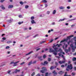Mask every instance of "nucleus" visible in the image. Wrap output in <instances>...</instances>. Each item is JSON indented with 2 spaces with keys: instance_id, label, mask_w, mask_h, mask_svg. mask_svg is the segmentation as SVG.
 Masks as SVG:
<instances>
[{
  "instance_id": "nucleus-50",
  "label": "nucleus",
  "mask_w": 76,
  "mask_h": 76,
  "mask_svg": "<svg viewBox=\"0 0 76 76\" xmlns=\"http://www.w3.org/2000/svg\"><path fill=\"white\" fill-rule=\"evenodd\" d=\"M67 9H70V6H68L66 7Z\"/></svg>"
},
{
  "instance_id": "nucleus-18",
  "label": "nucleus",
  "mask_w": 76,
  "mask_h": 76,
  "mask_svg": "<svg viewBox=\"0 0 76 76\" xmlns=\"http://www.w3.org/2000/svg\"><path fill=\"white\" fill-rule=\"evenodd\" d=\"M33 53V51H31V52L27 53L26 54V56H28V55H29V54H31V53Z\"/></svg>"
},
{
  "instance_id": "nucleus-38",
  "label": "nucleus",
  "mask_w": 76,
  "mask_h": 76,
  "mask_svg": "<svg viewBox=\"0 0 76 76\" xmlns=\"http://www.w3.org/2000/svg\"><path fill=\"white\" fill-rule=\"evenodd\" d=\"M60 52H61V53H62V54H65V53L64 52L62 51V50H61V51H60Z\"/></svg>"
},
{
  "instance_id": "nucleus-5",
  "label": "nucleus",
  "mask_w": 76,
  "mask_h": 76,
  "mask_svg": "<svg viewBox=\"0 0 76 76\" xmlns=\"http://www.w3.org/2000/svg\"><path fill=\"white\" fill-rule=\"evenodd\" d=\"M67 68H68V69H70V70H71V69H72L73 68L72 65L71 64L70 65H68L67 66Z\"/></svg>"
},
{
  "instance_id": "nucleus-37",
  "label": "nucleus",
  "mask_w": 76,
  "mask_h": 76,
  "mask_svg": "<svg viewBox=\"0 0 76 76\" xmlns=\"http://www.w3.org/2000/svg\"><path fill=\"white\" fill-rule=\"evenodd\" d=\"M73 61H76V58L75 57H74L72 59Z\"/></svg>"
},
{
  "instance_id": "nucleus-23",
  "label": "nucleus",
  "mask_w": 76,
  "mask_h": 76,
  "mask_svg": "<svg viewBox=\"0 0 76 76\" xmlns=\"http://www.w3.org/2000/svg\"><path fill=\"white\" fill-rule=\"evenodd\" d=\"M1 9H3V10H4V9H5V7H4V6H3V5H2L1 6Z\"/></svg>"
},
{
  "instance_id": "nucleus-16",
  "label": "nucleus",
  "mask_w": 76,
  "mask_h": 76,
  "mask_svg": "<svg viewBox=\"0 0 76 76\" xmlns=\"http://www.w3.org/2000/svg\"><path fill=\"white\" fill-rule=\"evenodd\" d=\"M42 70H43L44 71H47V69L46 68V67H42Z\"/></svg>"
},
{
  "instance_id": "nucleus-9",
  "label": "nucleus",
  "mask_w": 76,
  "mask_h": 76,
  "mask_svg": "<svg viewBox=\"0 0 76 76\" xmlns=\"http://www.w3.org/2000/svg\"><path fill=\"white\" fill-rule=\"evenodd\" d=\"M58 55L60 56H61L63 58L64 60H65V59L64 58V55L61 54V53H59Z\"/></svg>"
},
{
  "instance_id": "nucleus-15",
  "label": "nucleus",
  "mask_w": 76,
  "mask_h": 76,
  "mask_svg": "<svg viewBox=\"0 0 76 76\" xmlns=\"http://www.w3.org/2000/svg\"><path fill=\"white\" fill-rule=\"evenodd\" d=\"M59 9H65V7H63V6H61V7H59Z\"/></svg>"
},
{
  "instance_id": "nucleus-31",
  "label": "nucleus",
  "mask_w": 76,
  "mask_h": 76,
  "mask_svg": "<svg viewBox=\"0 0 76 76\" xmlns=\"http://www.w3.org/2000/svg\"><path fill=\"white\" fill-rule=\"evenodd\" d=\"M25 64V62H23L22 63L20 64V65H23V64Z\"/></svg>"
},
{
  "instance_id": "nucleus-43",
  "label": "nucleus",
  "mask_w": 76,
  "mask_h": 76,
  "mask_svg": "<svg viewBox=\"0 0 76 76\" xmlns=\"http://www.w3.org/2000/svg\"><path fill=\"white\" fill-rule=\"evenodd\" d=\"M50 13V11H48L47 12V14H48V15H49Z\"/></svg>"
},
{
  "instance_id": "nucleus-17",
  "label": "nucleus",
  "mask_w": 76,
  "mask_h": 76,
  "mask_svg": "<svg viewBox=\"0 0 76 76\" xmlns=\"http://www.w3.org/2000/svg\"><path fill=\"white\" fill-rule=\"evenodd\" d=\"M59 63V64H63V63H65V61H59L58 62Z\"/></svg>"
},
{
  "instance_id": "nucleus-40",
  "label": "nucleus",
  "mask_w": 76,
  "mask_h": 76,
  "mask_svg": "<svg viewBox=\"0 0 76 76\" xmlns=\"http://www.w3.org/2000/svg\"><path fill=\"white\" fill-rule=\"evenodd\" d=\"M23 23V22H18V24L19 25H21V24H22V23Z\"/></svg>"
},
{
  "instance_id": "nucleus-21",
  "label": "nucleus",
  "mask_w": 76,
  "mask_h": 76,
  "mask_svg": "<svg viewBox=\"0 0 76 76\" xmlns=\"http://www.w3.org/2000/svg\"><path fill=\"white\" fill-rule=\"evenodd\" d=\"M56 13V10H54L53 12V14L55 15Z\"/></svg>"
},
{
  "instance_id": "nucleus-61",
  "label": "nucleus",
  "mask_w": 76,
  "mask_h": 76,
  "mask_svg": "<svg viewBox=\"0 0 76 76\" xmlns=\"http://www.w3.org/2000/svg\"><path fill=\"white\" fill-rule=\"evenodd\" d=\"M50 60H51V59H50V58H48V61H50Z\"/></svg>"
},
{
  "instance_id": "nucleus-35",
  "label": "nucleus",
  "mask_w": 76,
  "mask_h": 76,
  "mask_svg": "<svg viewBox=\"0 0 76 76\" xmlns=\"http://www.w3.org/2000/svg\"><path fill=\"white\" fill-rule=\"evenodd\" d=\"M53 41L54 40L53 39H51L50 41H49V42L51 43V42H53Z\"/></svg>"
},
{
  "instance_id": "nucleus-59",
  "label": "nucleus",
  "mask_w": 76,
  "mask_h": 76,
  "mask_svg": "<svg viewBox=\"0 0 76 76\" xmlns=\"http://www.w3.org/2000/svg\"><path fill=\"white\" fill-rule=\"evenodd\" d=\"M4 0H1V3H3V2H4Z\"/></svg>"
},
{
  "instance_id": "nucleus-6",
  "label": "nucleus",
  "mask_w": 76,
  "mask_h": 76,
  "mask_svg": "<svg viewBox=\"0 0 76 76\" xmlns=\"http://www.w3.org/2000/svg\"><path fill=\"white\" fill-rule=\"evenodd\" d=\"M67 46H68L67 44H64V45L62 47L64 49V48H66L67 47Z\"/></svg>"
},
{
  "instance_id": "nucleus-7",
  "label": "nucleus",
  "mask_w": 76,
  "mask_h": 76,
  "mask_svg": "<svg viewBox=\"0 0 76 76\" xmlns=\"http://www.w3.org/2000/svg\"><path fill=\"white\" fill-rule=\"evenodd\" d=\"M19 62V61H18L15 62H14V63L13 66H17L18 64H17V63H18Z\"/></svg>"
},
{
  "instance_id": "nucleus-19",
  "label": "nucleus",
  "mask_w": 76,
  "mask_h": 76,
  "mask_svg": "<svg viewBox=\"0 0 76 76\" xmlns=\"http://www.w3.org/2000/svg\"><path fill=\"white\" fill-rule=\"evenodd\" d=\"M73 39H71V40L69 42H68L67 44H70V42H71V43H72L73 42Z\"/></svg>"
},
{
  "instance_id": "nucleus-45",
  "label": "nucleus",
  "mask_w": 76,
  "mask_h": 76,
  "mask_svg": "<svg viewBox=\"0 0 76 76\" xmlns=\"http://www.w3.org/2000/svg\"><path fill=\"white\" fill-rule=\"evenodd\" d=\"M29 36H27L25 37V39H28V38H29Z\"/></svg>"
},
{
  "instance_id": "nucleus-29",
  "label": "nucleus",
  "mask_w": 76,
  "mask_h": 76,
  "mask_svg": "<svg viewBox=\"0 0 76 76\" xmlns=\"http://www.w3.org/2000/svg\"><path fill=\"white\" fill-rule=\"evenodd\" d=\"M12 41H7V44H10V43H12Z\"/></svg>"
},
{
  "instance_id": "nucleus-8",
  "label": "nucleus",
  "mask_w": 76,
  "mask_h": 76,
  "mask_svg": "<svg viewBox=\"0 0 76 76\" xmlns=\"http://www.w3.org/2000/svg\"><path fill=\"white\" fill-rule=\"evenodd\" d=\"M31 23H32V24H36V22L35 21V20H32L31 21Z\"/></svg>"
},
{
  "instance_id": "nucleus-62",
  "label": "nucleus",
  "mask_w": 76,
  "mask_h": 76,
  "mask_svg": "<svg viewBox=\"0 0 76 76\" xmlns=\"http://www.w3.org/2000/svg\"><path fill=\"white\" fill-rule=\"evenodd\" d=\"M2 39H3V40H5V39H6V38L5 37H3L2 38Z\"/></svg>"
},
{
  "instance_id": "nucleus-26",
  "label": "nucleus",
  "mask_w": 76,
  "mask_h": 76,
  "mask_svg": "<svg viewBox=\"0 0 76 76\" xmlns=\"http://www.w3.org/2000/svg\"><path fill=\"white\" fill-rule=\"evenodd\" d=\"M42 58V57L41 56H39L38 57V59H39L40 60H42V59L41 58Z\"/></svg>"
},
{
  "instance_id": "nucleus-24",
  "label": "nucleus",
  "mask_w": 76,
  "mask_h": 76,
  "mask_svg": "<svg viewBox=\"0 0 76 76\" xmlns=\"http://www.w3.org/2000/svg\"><path fill=\"white\" fill-rule=\"evenodd\" d=\"M45 42H46L45 41H43L40 42V44H44V43H45Z\"/></svg>"
},
{
  "instance_id": "nucleus-2",
  "label": "nucleus",
  "mask_w": 76,
  "mask_h": 76,
  "mask_svg": "<svg viewBox=\"0 0 76 76\" xmlns=\"http://www.w3.org/2000/svg\"><path fill=\"white\" fill-rule=\"evenodd\" d=\"M73 37V35H71L68 37H67V39H64V40H62L60 42V43H61L62 42H64L65 41L67 42V40H68V39H70V38H71V37Z\"/></svg>"
},
{
  "instance_id": "nucleus-46",
  "label": "nucleus",
  "mask_w": 76,
  "mask_h": 76,
  "mask_svg": "<svg viewBox=\"0 0 76 76\" xmlns=\"http://www.w3.org/2000/svg\"><path fill=\"white\" fill-rule=\"evenodd\" d=\"M64 50H65V53H67V52H68V50H67L65 49Z\"/></svg>"
},
{
  "instance_id": "nucleus-13",
  "label": "nucleus",
  "mask_w": 76,
  "mask_h": 76,
  "mask_svg": "<svg viewBox=\"0 0 76 76\" xmlns=\"http://www.w3.org/2000/svg\"><path fill=\"white\" fill-rule=\"evenodd\" d=\"M67 18H64L63 19H61L59 20L58 21V22H61V21H64V20H66Z\"/></svg>"
},
{
  "instance_id": "nucleus-11",
  "label": "nucleus",
  "mask_w": 76,
  "mask_h": 76,
  "mask_svg": "<svg viewBox=\"0 0 76 76\" xmlns=\"http://www.w3.org/2000/svg\"><path fill=\"white\" fill-rule=\"evenodd\" d=\"M8 9H11L13 7V5H9L8 6Z\"/></svg>"
},
{
  "instance_id": "nucleus-64",
  "label": "nucleus",
  "mask_w": 76,
  "mask_h": 76,
  "mask_svg": "<svg viewBox=\"0 0 76 76\" xmlns=\"http://www.w3.org/2000/svg\"><path fill=\"white\" fill-rule=\"evenodd\" d=\"M74 70H76V67H75L74 68Z\"/></svg>"
},
{
  "instance_id": "nucleus-36",
  "label": "nucleus",
  "mask_w": 76,
  "mask_h": 76,
  "mask_svg": "<svg viewBox=\"0 0 76 76\" xmlns=\"http://www.w3.org/2000/svg\"><path fill=\"white\" fill-rule=\"evenodd\" d=\"M32 61H31L30 62H29V63L28 64V65L29 66L31 65L32 64Z\"/></svg>"
},
{
  "instance_id": "nucleus-42",
  "label": "nucleus",
  "mask_w": 76,
  "mask_h": 76,
  "mask_svg": "<svg viewBox=\"0 0 76 76\" xmlns=\"http://www.w3.org/2000/svg\"><path fill=\"white\" fill-rule=\"evenodd\" d=\"M56 46H57V44L56 45H55V44H54L53 46V48H54L55 47H56Z\"/></svg>"
},
{
  "instance_id": "nucleus-48",
  "label": "nucleus",
  "mask_w": 76,
  "mask_h": 76,
  "mask_svg": "<svg viewBox=\"0 0 76 76\" xmlns=\"http://www.w3.org/2000/svg\"><path fill=\"white\" fill-rule=\"evenodd\" d=\"M10 72H11V71H10V70H9L8 71L7 73L9 74V75H10Z\"/></svg>"
},
{
  "instance_id": "nucleus-32",
  "label": "nucleus",
  "mask_w": 76,
  "mask_h": 76,
  "mask_svg": "<svg viewBox=\"0 0 76 76\" xmlns=\"http://www.w3.org/2000/svg\"><path fill=\"white\" fill-rule=\"evenodd\" d=\"M18 17L20 18H23V17L22 16V15H19L18 16Z\"/></svg>"
},
{
  "instance_id": "nucleus-3",
  "label": "nucleus",
  "mask_w": 76,
  "mask_h": 76,
  "mask_svg": "<svg viewBox=\"0 0 76 76\" xmlns=\"http://www.w3.org/2000/svg\"><path fill=\"white\" fill-rule=\"evenodd\" d=\"M55 51L53 50V49L50 48V51L49 52L50 53H52V52H53V54H54L55 56H56L57 55V53L54 52Z\"/></svg>"
},
{
  "instance_id": "nucleus-44",
  "label": "nucleus",
  "mask_w": 76,
  "mask_h": 76,
  "mask_svg": "<svg viewBox=\"0 0 76 76\" xmlns=\"http://www.w3.org/2000/svg\"><path fill=\"white\" fill-rule=\"evenodd\" d=\"M28 7H29V6L28 5H26L25 6V8L26 9H27V8H28Z\"/></svg>"
},
{
  "instance_id": "nucleus-28",
  "label": "nucleus",
  "mask_w": 76,
  "mask_h": 76,
  "mask_svg": "<svg viewBox=\"0 0 76 76\" xmlns=\"http://www.w3.org/2000/svg\"><path fill=\"white\" fill-rule=\"evenodd\" d=\"M58 74H60V75H62L63 73V71H61L60 72H58Z\"/></svg>"
},
{
  "instance_id": "nucleus-20",
  "label": "nucleus",
  "mask_w": 76,
  "mask_h": 76,
  "mask_svg": "<svg viewBox=\"0 0 76 76\" xmlns=\"http://www.w3.org/2000/svg\"><path fill=\"white\" fill-rule=\"evenodd\" d=\"M57 45L58 47H60V46L62 45V44H61L60 43V44H57Z\"/></svg>"
},
{
  "instance_id": "nucleus-30",
  "label": "nucleus",
  "mask_w": 76,
  "mask_h": 76,
  "mask_svg": "<svg viewBox=\"0 0 76 76\" xmlns=\"http://www.w3.org/2000/svg\"><path fill=\"white\" fill-rule=\"evenodd\" d=\"M20 4H21V5H23V4L24 3H23V2L21 1L20 2Z\"/></svg>"
},
{
  "instance_id": "nucleus-27",
  "label": "nucleus",
  "mask_w": 76,
  "mask_h": 76,
  "mask_svg": "<svg viewBox=\"0 0 76 76\" xmlns=\"http://www.w3.org/2000/svg\"><path fill=\"white\" fill-rule=\"evenodd\" d=\"M48 62H47V61H45L44 62V64H48Z\"/></svg>"
},
{
  "instance_id": "nucleus-14",
  "label": "nucleus",
  "mask_w": 76,
  "mask_h": 76,
  "mask_svg": "<svg viewBox=\"0 0 76 76\" xmlns=\"http://www.w3.org/2000/svg\"><path fill=\"white\" fill-rule=\"evenodd\" d=\"M20 71V69H16L14 72V73H18V72H19Z\"/></svg>"
},
{
  "instance_id": "nucleus-51",
  "label": "nucleus",
  "mask_w": 76,
  "mask_h": 76,
  "mask_svg": "<svg viewBox=\"0 0 76 76\" xmlns=\"http://www.w3.org/2000/svg\"><path fill=\"white\" fill-rule=\"evenodd\" d=\"M70 47H69L68 49V51H70Z\"/></svg>"
},
{
  "instance_id": "nucleus-25",
  "label": "nucleus",
  "mask_w": 76,
  "mask_h": 76,
  "mask_svg": "<svg viewBox=\"0 0 76 76\" xmlns=\"http://www.w3.org/2000/svg\"><path fill=\"white\" fill-rule=\"evenodd\" d=\"M35 19V17L34 16H32L31 17V20H34Z\"/></svg>"
},
{
  "instance_id": "nucleus-39",
  "label": "nucleus",
  "mask_w": 76,
  "mask_h": 76,
  "mask_svg": "<svg viewBox=\"0 0 76 76\" xmlns=\"http://www.w3.org/2000/svg\"><path fill=\"white\" fill-rule=\"evenodd\" d=\"M54 67L53 66H52L50 68V69L51 70H53V69H54Z\"/></svg>"
},
{
  "instance_id": "nucleus-60",
  "label": "nucleus",
  "mask_w": 76,
  "mask_h": 76,
  "mask_svg": "<svg viewBox=\"0 0 76 76\" xmlns=\"http://www.w3.org/2000/svg\"><path fill=\"white\" fill-rule=\"evenodd\" d=\"M68 2H72V0H68Z\"/></svg>"
},
{
  "instance_id": "nucleus-55",
  "label": "nucleus",
  "mask_w": 76,
  "mask_h": 76,
  "mask_svg": "<svg viewBox=\"0 0 76 76\" xmlns=\"http://www.w3.org/2000/svg\"><path fill=\"white\" fill-rule=\"evenodd\" d=\"M38 35L37 34L36 35H35L33 37V38H35L36 37H37V36H38Z\"/></svg>"
},
{
  "instance_id": "nucleus-10",
  "label": "nucleus",
  "mask_w": 76,
  "mask_h": 76,
  "mask_svg": "<svg viewBox=\"0 0 76 76\" xmlns=\"http://www.w3.org/2000/svg\"><path fill=\"white\" fill-rule=\"evenodd\" d=\"M52 73L54 74V76H56V75H57V73L56 72V71L55 70L53 71Z\"/></svg>"
},
{
  "instance_id": "nucleus-47",
  "label": "nucleus",
  "mask_w": 76,
  "mask_h": 76,
  "mask_svg": "<svg viewBox=\"0 0 76 76\" xmlns=\"http://www.w3.org/2000/svg\"><path fill=\"white\" fill-rule=\"evenodd\" d=\"M46 57H47V56H46V55H44L43 56V58H46Z\"/></svg>"
},
{
  "instance_id": "nucleus-58",
  "label": "nucleus",
  "mask_w": 76,
  "mask_h": 76,
  "mask_svg": "<svg viewBox=\"0 0 76 76\" xmlns=\"http://www.w3.org/2000/svg\"><path fill=\"white\" fill-rule=\"evenodd\" d=\"M52 25H55V22L52 23Z\"/></svg>"
},
{
  "instance_id": "nucleus-33",
  "label": "nucleus",
  "mask_w": 76,
  "mask_h": 76,
  "mask_svg": "<svg viewBox=\"0 0 76 76\" xmlns=\"http://www.w3.org/2000/svg\"><path fill=\"white\" fill-rule=\"evenodd\" d=\"M53 31V29H51V30H49L48 31V33H50V32H51V31Z\"/></svg>"
},
{
  "instance_id": "nucleus-41",
  "label": "nucleus",
  "mask_w": 76,
  "mask_h": 76,
  "mask_svg": "<svg viewBox=\"0 0 76 76\" xmlns=\"http://www.w3.org/2000/svg\"><path fill=\"white\" fill-rule=\"evenodd\" d=\"M10 47L8 46L6 47V49H9Z\"/></svg>"
},
{
  "instance_id": "nucleus-56",
  "label": "nucleus",
  "mask_w": 76,
  "mask_h": 76,
  "mask_svg": "<svg viewBox=\"0 0 76 76\" xmlns=\"http://www.w3.org/2000/svg\"><path fill=\"white\" fill-rule=\"evenodd\" d=\"M24 30H27L28 29V28H23Z\"/></svg>"
},
{
  "instance_id": "nucleus-63",
  "label": "nucleus",
  "mask_w": 76,
  "mask_h": 76,
  "mask_svg": "<svg viewBox=\"0 0 76 76\" xmlns=\"http://www.w3.org/2000/svg\"><path fill=\"white\" fill-rule=\"evenodd\" d=\"M10 51H8L7 52V54H10Z\"/></svg>"
},
{
  "instance_id": "nucleus-12",
  "label": "nucleus",
  "mask_w": 76,
  "mask_h": 76,
  "mask_svg": "<svg viewBox=\"0 0 76 76\" xmlns=\"http://www.w3.org/2000/svg\"><path fill=\"white\" fill-rule=\"evenodd\" d=\"M13 19L12 18H11L8 20V22L9 23H12V22H13Z\"/></svg>"
},
{
  "instance_id": "nucleus-22",
  "label": "nucleus",
  "mask_w": 76,
  "mask_h": 76,
  "mask_svg": "<svg viewBox=\"0 0 76 76\" xmlns=\"http://www.w3.org/2000/svg\"><path fill=\"white\" fill-rule=\"evenodd\" d=\"M42 1L43 3H47L48 2L46 0H43Z\"/></svg>"
},
{
  "instance_id": "nucleus-53",
  "label": "nucleus",
  "mask_w": 76,
  "mask_h": 76,
  "mask_svg": "<svg viewBox=\"0 0 76 76\" xmlns=\"http://www.w3.org/2000/svg\"><path fill=\"white\" fill-rule=\"evenodd\" d=\"M35 75V72H33L31 75V76H33Z\"/></svg>"
},
{
  "instance_id": "nucleus-49",
  "label": "nucleus",
  "mask_w": 76,
  "mask_h": 76,
  "mask_svg": "<svg viewBox=\"0 0 76 76\" xmlns=\"http://www.w3.org/2000/svg\"><path fill=\"white\" fill-rule=\"evenodd\" d=\"M48 72H46L45 73V76H48Z\"/></svg>"
},
{
  "instance_id": "nucleus-57",
  "label": "nucleus",
  "mask_w": 76,
  "mask_h": 76,
  "mask_svg": "<svg viewBox=\"0 0 76 76\" xmlns=\"http://www.w3.org/2000/svg\"><path fill=\"white\" fill-rule=\"evenodd\" d=\"M45 7H47L48 6V5L47 4H45Z\"/></svg>"
},
{
  "instance_id": "nucleus-4",
  "label": "nucleus",
  "mask_w": 76,
  "mask_h": 76,
  "mask_svg": "<svg viewBox=\"0 0 76 76\" xmlns=\"http://www.w3.org/2000/svg\"><path fill=\"white\" fill-rule=\"evenodd\" d=\"M54 50L55 51L54 52H56V53H58V51H61V49H60L58 50H58V48H54Z\"/></svg>"
},
{
  "instance_id": "nucleus-54",
  "label": "nucleus",
  "mask_w": 76,
  "mask_h": 76,
  "mask_svg": "<svg viewBox=\"0 0 76 76\" xmlns=\"http://www.w3.org/2000/svg\"><path fill=\"white\" fill-rule=\"evenodd\" d=\"M72 76H74V75H75V72H72Z\"/></svg>"
},
{
  "instance_id": "nucleus-34",
  "label": "nucleus",
  "mask_w": 76,
  "mask_h": 76,
  "mask_svg": "<svg viewBox=\"0 0 76 76\" xmlns=\"http://www.w3.org/2000/svg\"><path fill=\"white\" fill-rule=\"evenodd\" d=\"M40 72L41 73H45V72H44V70H40Z\"/></svg>"
},
{
  "instance_id": "nucleus-1",
  "label": "nucleus",
  "mask_w": 76,
  "mask_h": 76,
  "mask_svg": "<svg viewBox=\"0 0 76 76\" xmlns=\"http://www.w3.org/2000/svg\"><path fill=\"white\" fill-rule=\"evenodd\" d=\"M73 40L75 41L74 42V45L73 46V44H71L70 46L72 48V50L73 51H75V49L76 48V36L75 37L73 38Z\"/></svg>"
},
{
  "instance_id": "nucleus-52",
  "label": "nucleus",
  "mask_w": 76,
  "mask_h": 76,
  "mask_svg": "<svg viewBox=\"0 0 76 76\" xmlns=\"http://www.w3.org/2000/svg\"><path fill=\"white\" fill-rule=\"evenodd\" d=\"M41 74H37L36 76H40Z\"/></svg>"
}]
</instances>
